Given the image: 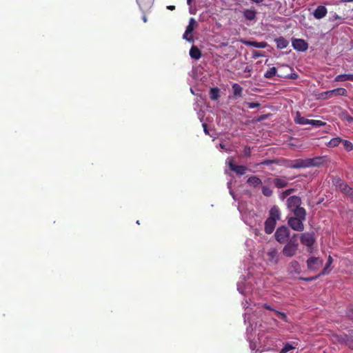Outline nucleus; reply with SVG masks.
Returning a JSON list of instances; mask_svg holds the SVG:
<instances>
[{
    "mask_svg": "<svg viewBox=\"0 0 353 353\" xmlns=\"http://www.w3.org/2000/svg\"><path fill=\"white\" fill-rule=\"evenodd\" d=\"M226 163L228 165L230 169L235 172L237 174L243 175L245 173L247 168L243 165H236L232 158H228L226 160Z\"/></svg>",
    "mask_w": 353,
    "mask_h": 353,
    "instance_id": "8",
    "label": "nucleus"
},
{
    "mask_svg": "<svg viewBox=\"0 0 353 353\" xmlns=\"http://www.w3.org/2000/svg\"><path fill=\"white\" fill-rule=\"evenodd\" d=\"M305 219H301L300 218L290 217L288 220V225L296 231H302L304 229L303 221Z\"/></svg>",
    "mask_w": 353,
    "mask_h": 353,
    "instance_id": "7",
    "label": "nucleus"
},
{
    "mask_svg": "<svg viewBox=\"0 0 353 353\" xmlns=\"http://www.w3.org/2000/svg\"><path fill=\"white\" fill-rule=\"evenodd\" d=\"M243 16L248 20H253L256 17V11L251 9H247L243 11Z\"/></svg>",
    "mask_w": 353,
    "mask_h": 353,
    "instance_id": "22",
    "label": "nucleus"
},
{
    "mask_svg": "<svg viewBox=\"0 0 353 353\" xmlns=\"http://www.w3.org/2000/svg\"><path fill=\"white\" fill-rule=\"evenodd\" d=\"M256 346L255 345H254V344H252V343H250V348H251L252 350H254V349L256 348Z\"/></svg>",
    "mask_w": 353,
    "mask_h": 353,
    "instance_id": "46",
    "label": "nucleus"
},
{
    "mask_svg": "<svg viewBox=\"0 0 353 353\" xmlns=\"http://www.w3.org/2000/svg\"><path fill=\"white\" fill-rule=\"evenodd\" d=\"M277 48L279 49L285 48L288 46V41L283 37H279L276 40Z\"/></svg>",
    "mask_w": 353,
    "mask_h": 353,
    "instance_id": "23",
    "label": "nucleus"
},
{
    "mask_svg": "<svg viewBox=\"0 0 353 353\" xmlns=\"http://www.w3.org/2000/svg\"><path fill=\"white\" fill-rule=\"evenodd\" d=\"M252 56L254 58H257V57H261L263 56L260 52H259L258 51H253L252 52Z\"/></svg>",
    "mask_w": 353,
    "mask_h": 353,
    "instance_id": "40",
    "label": "nucleus"
},
{
    "mask_svg": "<svg viewBox=\"0 0 353 353\" xmlns=\"http://www.w3.org/2000/svg\"><path fill=\"white\" fill-rule=\"evenodd\" d=\"M220 147H221L222 149L225 150V145H223V144H221V143L220 144Z\"/></svg>",
    "mask_w": 353,
    "mask_h": 353,
    "instance_id": "48",
    "label": "nucleus"
},
{
    "mask_svg": "<svg viewBox=\"0 0 353 353\" xmlns=\"http://www.w3.org/2000/svg\"><path fill=\"white\" fill-rule=\"evenodd\" d=\"M190 56L192 59H194L197 60V59H200V57L201 56V51L199 50V49L197 47L192 46L190 48Z\"/></svg>",
    "mask_w": 353,
    "mask_h": 353,
    "instance_id": "20",
    "label": "nucleus"
},
{
    "mask_svg": "<svg viewBox=\"0 0 353 353\" xmlns=\"http://www.w3.org/2000/svg\"><path fill=\"white\" fill-rule=\"evenodd\" d=\"M247 182L250 186H252L253 188L259 187L262 184V181L259 178H258L257 176H255L249 177L248 179Z\"/></svg>",
    "mask_w": 353,
    "mask_h": 353,
    "instance_id": "16",
    "label": "nucleus"
},
{
    "mask_svg": "<svg viewBox=\"0 0 353 353\" xmlns=\"http://www.w3.org/2000/svg\"><path fill=\"white\" fill-rule=\"evenodd\" d=\"M294 214V217L300 218L301 219H305L306 212L304 208L299 207L292 210Z\"/></svg>",
    "mask_w": 353,
    "mask_h": 353,
    "instance_id": "17",
    "label": "nucleus"
},
{
    "mask_svg": "<svg viewBox=\"0 0 353 353\" xmlns=\"http://www.w3.org/2000/svg\"><path fill=\"white\" fill-rule=\"evenodd\" d=\"M175 7L174 6H168V9L173 10H174Z\"/></svg>",
    "mask_w": 353,
    "mask_h": 353,
    "instance_id": "45",
    "label": "nucleus"
},
{
    "mask_svg": "<svg viewBox=\"0 0 353 353\" xmlns=\"http://www.w3.org/2000/svg\"><path fill=\"white\" fill-rule=\"evenodd\" d=\"M143 21H144V22H146V21H147V18H146V17H145V16H143Z\"/></svg>",
    "mask_w": 353,
    "mask_h": 353,
    "instance_id": "49",
    "label": "nucleus"
},
{
    "mask_svg": "<svg viewBox=\"0 0 353 353\" xmlns=\"http://www.w3.org/2000/svg\"><path fill=\"white\" fill-rule=\"evenodd\" d=\"M203 130H204L205 133L207 134H209V132H208V130L207 129L206 124L203 123Z\"/></svg>",
    "mask_w": 353,
    "mask_h": 353,
    "instance_id": "42",
    "label": "nucleus"
},
{
    "mask_svg": "<svg viewBox=\"0 0 353 353\" xmlns=\"http://www.w3.org/2000/svg\"><path fill=\"white\" fill-rule=\"evenodd\" d=\"M192 0H187V3L189 6L191 5Z\"/></svg>",
    "mask_w": 353,
    "mask_h": 353,
    "instance_id": "50",
    "label": "nucleus"
},
{
    "mask_svg": "<svg viewBox=\"0 0 353 353\" xmlns=\"http://www.w3.org/2000/svg\"><path fill=\"white\" fill-rule=\"evenodd\" d=\"M341 142H343V147L347 151H350L353 149V145L350 141L344 140Z\"/></svg>",
    "mask_w": 353,
    "mask_h": 353,
    "instance_id": "30",
    "label": "nucleus"
},
{
    "mask_svg": "<svg viewBox=\"0 0 353 353\" xmlns=\"http://www.w3.org/2000/svg\"><path fill=\"white\" fill-rule=\"evenodd\" d=\"M243 307H245V312L244 314V321H245V322H246V321H247L246 316L249 314L251 310H250L248 307V303L247 301H245V303H243Z\"/></svg>",
    "mask_w": 353,
    "mask_h": 353,
    "instance_id": "34",
    "label": "nucleus"
},
{
    "mask_svg": "<svg viewBox=\"0 0 353 353\" xmlns=\"http://www.w3.org/2000/svg\"><path fill=\"white\" fill-rule=\"evenodd\" d=\"M342 141V139L339 137L332 139L327 143L329 147H336Z\"/></svg>",
    "mask_w": 353,
    "mask_h": 353,
    "instance_id": "28",
    "label": "nucleus"
},
{
    "mask_svg": "<svg viewBox=\"0 0 353 353\" xmlns=\"http://www.w3.org/2000/svg\"><path fill=\"white\" fill-rule=\"evenodd\" d=\"M276 221L267 219L265 222V231L267 234H271L276 226Z\"/></svg>",
    "mask_w": 353,
    "mask_h": 353,
    "instance_id": "15",
    "label": "nucleus"
},
{
    "mask_svg": "<svg viewBox=\"0 0 353 353\" xmlns=\"http://www.w3.org/2000/svg\"><path fill=\"white\" fill-rule=\"evenodd\" d=\"M246 154H249V150L248 151H246L245 152Z\"/></svg>",
    "mask_w": 353,
    "mask_h": 353,
    "instance_id": "52",
    "label": "nucleus"
},
{
    "mask_svg": "<svg viewBox=\"0 0 353 353\" xmlns=\"http://www.w3.org/2000/svg\"><path fill=\"white\" fill-rule=\"evenodd\" d=\"M233 93L235 97H241L242 95V88L237 83L232 85Z\"/></svg>",
    "mask_w": 353,
    "mask_h": 353,
    "instance_id": "26",
    "label": "nucleus"
},
{
    "mask_svg": "<svg viewBox=\"0 0 353 353\" xmlns=\"http://www.w3.org/2000/svg\"><path fill=\"white\" fill-rule=\"evenodd\" d=\"M263 307H264L265 308H266V309H268V310H272V307H270L269 305H266V304H264V305H263Z\"/></svg>",
    "mask_w": 353,
    "mask_h": 353,
    "instance_id": "44",
    "label": "nucleus"
},
{
    "mask_svg": "<svg viewBox=\"0 0 353 353\" xmlns=\"http://www.w3.org/2000/svg\"><path fill=\"white\" fill-rule=\"evenodd\" d=\"M348 316H349L350 318L353 319V310H350V311L349 312Z\"/></svg>",
    "mask_w": 353,
    "mask_h": 353,
    "instance_id": "43",
    "label": "nucleus"
},
{
    "mask_svg": "<svg viewBox=\"0 0 353 353\" xmlns=\"http://www.w3.org/2000/svg\"><path fill=\"white\" fill-rule=\"evenodd\" d=\"M298 250V243L296 241H290L283 249V255L288 257L294 256Z\"/></svg>",
    "mask_w": 353,
    "mask_h": 353,
    "instance_id": "2",
    "label": "nucleus"
},
{
    "mask_svg": "<svg viewBox=\"0 0 353 353\" xmlns=\"http://www.w3.org/2000/svg\"><path fill=\"white\" fill-rule=\"evenodd\" d=\"M350 79H351V81H353V74H351Z\"/></svg>",
    "mask_w": 353,
    "mask_h": 353,
    "instance_id": "51",
    "label": "nucleus"
},
{
    "mask_svg": "<svg viewBox=\"0 0 353 353\" xmlns=\"http://www.w3.org/2000/svg\"><path fill=\"white\" fill-rule=\"evenodd\" d=\"M310 124L314 126H321L324 123L319 120H310Z\"/></svg>",
    "mask_w": 353,
    "mask_h": 353,
    "instance_id": "35",
    "label": "nucleus"
},
{
    "mask_svg": "<svg viewBox=\"0 0 353 353\" xmlns=\"http://www.w3.org/2000/svg\"><path fill=\"white\" fill-rule=\"evenodd\" d=\"M293 349H294V347L292 346V345H291L290 343H287L281 349L280 353H287L288 352Z\"/></svg>",
    "mask_w": 353,
    "mask_h": 353,
    "instance_id": "31",
    "label": "nucleus"
},
{
    "mask_svg": "<svg viewBox=\"0 0 353 353\" xmlns=\"http://www.w3.org/2000/svg\"><path fill=\"white\" fill-rule=\"evenodd\" d=\"M333 262V259H332V257L331 256H328V259H327V262L325 266V268H323V271L321 272V274L319 275V276H321V275H325V274H327L330 273V272L331 271V264Z\"/></svg>",
    "mask_w": 353,
    "mask_h": 353,
    "instance_id": "21",
    "label": "nucleus"
},
{
    "mask_svg": "<svg viewBox=\"0 0 353 353\" xmlns=\"http://www.w3.org/2000/svg\"><path fill=\"white\" fill-rule=\"evenodd\" d=\"M347 90L345 88H339L336 89H334L332 90H329L327 92H324L321 94V98L322 99H327L331 98L334 96H346Z\"/></svg>",
    "mask_w": 353,
    "mask_h": 353,
    "instance_id": "4",
    "label": "nucleus"
},
{
    "mask_svg": "<svg viewBox=\"0 0 353 353\" xmlns=\"http://www.w3.org/2000/svg\"><path fill=\"white\" fill-rule=\"evenodd\" d=\"M351 74H339L337 75L334 81H351L350 79Z\"/></svg>",
    "mask_w": 353,
    "mask_h": 353,
    "instance_id": "27",
    "label": "nucleus"
},
{
    "mask_svg": "<svg viewBox=\"0 0 353 353\" xmlns=\"http://www.w3.org/2000/svg\"><path fill=\"white\" fill-rule=\"evenodd\" d=\"M276 314H277L280 318H281L283 320H284V321H287V316H286V315H285L284 313L281 312H278V311H276Z\"/></svg>",
    "mask_w": 353,
    "mask_h": 353,
    "instance_id": "37",
    "label": "nucleus"
},
{
    "mask_svg": "<svg viewBox=\"0 0 353 353\" xmlns=\"http://www.w3.org/2000/svg\"><path fill=\"white\" fill-rule=\"evenodd\" d=\"M312 279H314V278H310V279H307V280L310 281V280H312Z\"/></svg>",
    "mask_w": 353,
    "mask_h": 353,
    "instance_id": "53",
    "label": "nucleus"
},
{
    "mask_svg": "<svg viewBox=\"0 0 353 353\" xmlns=\"http://www.w3.org/2000/svg\"><path fill=\"white\" fill-rule=\"evenodd\" d=\"M289 235V230L285 226L279 227L274 234L276 240L280 243H285L288 239Z\"/></svg>",
    "mask_w": 353,
    "mask_h": 353,
    "instance_id": "1",
    "label": "nucleus"
},
{
    "mask_svg": "<svg viewBox=\"0 0 353 353\" xmlns=\"http://www.w3.org/2000/svg\"><path fill=\"white\" fill-rule=\"evenodd\" d=\"M276 74V68L275 67L271 68L264 74V77L268 79H270L274 77Z\"/></svg>",
    "mask_w": 353,
    "mask_h": 353,
    "instance_id": "29",
    "label": "nucleus"
},
{
    "mask_svg": "<svg viewBox=\"0 0 353 353\" xmlns=\"http://www.w3.org/2000/svg\"><path fill=\"white\" fill-rule=\"evenodd\" d=\"M293 48L299 51H305L307 49V43L301 39H294L292 40Z\"/></svg>",
    "mask_w": 353,
    "mask_h": 353,
    "instance_id": "10",
    "label": "nucleus"
},
{
    "mask_svg": "<svg viewBox=\"0 0 353 353\" xmlns=\"http://www.w3.org/2000/svg\"><path fill=\"white\" fill-rule=\"evenodd\" d=\"M340 188L346 194H350L352 189L349 188L345 183H341Z\"/></svg>",
    "mask_w": 353,
    "mask_h": 353,
    "instance_id": "33",
    "label": "nucleus"
},
{
    "mask_svg": "<svg viewBox=\"0 0 353 353\" xmlns=\"http://www.w3.org/2000/svg\"><path fill=\"white\" fill-rule=\"evenodd\" d=\"M220 90L217 88H213L210 89V99L213 101L217 100L220 97Z\"/></svg>",
    "mask_w": 353,
    "mask_h": 353,
    "instance_id": "25",
    "label": "nucleus"
},
{
    "mask_svg": "<svg viewBox=\"0 0 353 353\" xmlns=\"http://www.w3.org/2000/svg\"><path fill=\"white\" fill-rule=\"evenodd\" d=\"M279 254L276 248H270L267 252V260L272 263H277Z\"/></svg>",
    "mask_w": 353,
    "mask_h": 353,
    "instance_id": "11",
    "label": "nucleus"
},
{
    "mask_svg": "<svg viewBox=\"0 0 353 353\" xmlns=\"http://www.w3.org/2000/svg\"><path fill=\"white\" fill-rule=\"evenodd\" d=\"M301 203V200L299 197L293 196H290L287 200V205L288 208L292 211L294 208H297L300 207Z\"/></svg>",
    "mask_w": 353,
    "mask_h": 353,
    "instance_id": "9",
    "label": "nucleus"
},
{
    "mask_svg": "<svg viewBox=\"0 0 353 353\" xmlns=\"http://www.w3.org/2000/svg\"><path fill=\"white\" fill-rule=\"evenodd\" d=\"M281 218V212L276 206H273L270 210L268 219L277 221Z\"/></svg>",
    "mask_w": 353,
    "mask_h": 353,
    "instance_id": "13",
    "label": "nucleus"
},
{
    "mask_svg": "<svg viewBox=\"0 0 353 353\" xmlns=\"http://www.w3.org/2000/svg\"><path fill=\"white\" fill-rule=\"evenodd\" d=\"M294 121L296 123L299 124V125L310 124V119H307L302 117L299 112H296V117L294 118Z\"/></svg>",
    "mask_w": 353,
    "mask_h": 353,
    "instance_id": "18",
    "label": "nucleus"
},
{
    "mask_svg": "<svg viewBox=\"0 0 353 353\" xmlns=\"http://www.w3.org/2000/svg\"><path fill=\"white\" fill-rule=\"evenodd\" d=\"M327 12V8L325 6H319L314 11V17L317 19L323 18Z\"/></svg>",
    "mask_w": 353,
    "mask_h": 353,
    "instance_id": "12",
    "label": "nucleus"
},
{
    "mask_svg": "<svg viewBox=\"0 0 353 353\" xmlns=\"http://www.w3.org/2000/svg\"><path fill=\"white\" fill-rule=\"evenodd\" d=\"M153 1L154 0H137V2L141 10L147 11L151 8L153 4Z\"/></svg>",
    "mask_w": 353,
    "mask_h": 353,
    "instance_id": "14",
    "label": "nucleus"
},
{
    "mask_svg": "<svg viewBox=\"0 0 353 353\" xmlns=\"http://www.w3.org/2000/svg\"><path fill=\"white\" fill-rule=\"evenodd\" d=\"M301 242L302 244L308 247L309 251L312 252V246L314 242V237L313 233H303L301 236Z\"/></svg>",
    "mask_w": 353,
    "mask_h": 353,
    "instance_id": "6",
    "label": "nucleus"
},
{
    "mask_svg": "<svg viewBox=\"0 0 353 353\" xmlns=\"http://www.w3.org/2000/svg\"><path fill=\"white\" fill-rule=\"evenodd\" d=\"M323 261L319 257L312 256L307 261V268L311 271H316L323 265Z\"/></svg>",
    "mask_w": 353,
    "mask_h": 353,
    "instance_id": "3",
    "label": "nucleus"
},
{
    "mask_svg": "<svg viewBox=\"0 0 353 353\" xmlns=\"http://www.w3.org/2000/svg\"><path fill=\"white\" fill-rule=\"evenodd\" d=\"M262 192L265 196H270L272 194V191L267 186L262 187Z\"/></svg>",
    "mask_w": 353,
    "mask_h": 353,
    "instance_id": "32",
    "label": "nucleus"
},
{
    "mask_svg": "<svg viewBox=\"0 0 353 353\" xmlns=\"http://www.w3.org/2000/svg\"><path fill=\"white\" fill-rule=\"evenodd\" d=\"M343 2H353V0H342Z\"/></svg>",
    "mask_w": 353,
    "mask_h": 353,
    "instance_id": "47",
    "label": "nucleus"
},
{
    "mask_svg": "<svg viewBox=\"0 0 353 353\" xmlns=\"http://www.w3.org/2000/svg\"><path fill=\"white\" fill-rule=\"evenodd\" d=\"M307 165L303 163L302 161H298L295 164L292 165V167L294 168H299L305 167Z\"/></svg>",
    "mask_w": 353,
    "mask_h": 353,
    "instance_id": "36",
    "label": "nucleus"
},
{
    "mask_svg": "<svg viewBox=\"0 0 353 353\" xmlns=\"http://www.w3.org/2000/svg\"><path fill=\"white\" fill-rule=\"evenodd\" d=\"M197 25L196 21L194 18H190L189 21V24L186 28L185 33L183 35V38L190 42L193 41V38L190 35L193 32L194 29L196 28Z\"/></svg>",
    "mask_w": 353,
    "mask_h": 353,
    "instance_id": "5",
    "label": "nucleus"
},
{
    "mask_svg": "<svg viewBox=\"0 0 353 353\" xmlns=\"http://www.w3.org/2000/svg\"><path fill=\"white\" fill-rule=\"evenodd\" d=\"M275 185L279 188H284L288 184V180L285 178H276L274 179Z\"/></svg>",
    "mask_w": 353,
    "mask_h": 353,
    "instance_id": "24",
    "label": "nucleus"
},
{
    "mask_svg": "<svg viewBox=\"0 0 353 353\" xmlns=\"http://www.w3.org/2000/svg\"><path fill=\"white\" fill-rule=\"evenodd\" d=\"M237 289H238V290H239V292L240 293H242V294H243V293L244 292H243V289H242V288H241V284H240V283H238Z\"/></svg>",
    "mask_w": 353,
    "mask_h": 353,
    "instance_id": "41",
    "label": "nucleus"
},
{
    "mask_svg": "<svg viewBox=\"0 0 353 353\" xmlns=\"http://www.w3.org/2000/svg\"><path fill=\"white\" fill-rule=\"evenodd\" d=\"M245 45L252 46L257 48H265L267 46V43L262 41V42H256V41H244L243 42Z\"/></svg>",
    "mask_w": 353,
    "mask_h": 353,
    "instance_id": "19",
    "label": "nucleus"
},
{
    "mask_svg": "<svg viewBox=\"0 0 353 353\" xmlns=\"http://www.w3.org/2000/svg\"><path fill=\"white\" fill-rule=\"evenodd\" d=\"M259 106V104L258 103H248V107L250 108H255Z\"/></svg>",
    "mask_w": 353,
    "mask_h": 353,
    "instance_id": "38",
    "label": "nucleus"
},
{
    "mask_svg": "<svg viewBox=\"0 0 353 353\" xmlns=\"http://www.w3.org/2000/svg\"><path fill=\"white\" fill-rule=\"evenodd\" d=\"M344 119L347 121L348 122L350 123H353V118L352 117H350V115H347V114H345L344 116Z\"/></svg>",
    "mask_w": 353,
    "mask_h": 353,
    "instance_id": "39",
    "label": "nucleus"
}]
</instances>
